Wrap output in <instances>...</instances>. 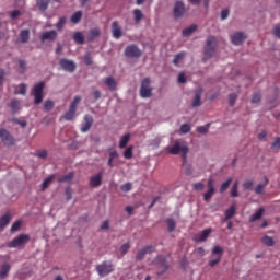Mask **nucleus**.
<instances>
[{
    "label": "nucleus",
    "instance_id": "1",
    "mask_svg": "<svg viewBox=\"0 0 280 280\" xmlns=\"http://www.w3.org/2000/svg\"><path fill=\"white\" fill-rule=\"evenodd\" d=\"M166 150L168 154H173V156L182 154L184 163H187V154H189V147H187L185 142L176 140L174 144L172 147H168Z\"/></svg>",
    "mask_w": 280,
    "mask_h": 280
},
{
    "label": "nucleus",
    "instance_id": "2",
    "mask_svg": "<svg viewBox=\"0 0 280 280\" xmlns=\"http://www.w3.org/2000/svg\"><path fill=\"white\" fill-rule=\"evenodd\" d=\"M215 47H218V39L213 36L208 37L205 46V62H207L209 58H213V56H215Z\"/></svg>",
    "mask_w": 280,
    "mask_h": 280
},
{
    "label": "nucleus",
    "instance_id": "3",
    "mask_svg": "<svg viewBox=\"0 0 280 280\" xmlns=\"http://www.w3.org/2000/svg\"><path fill=\"white\" fill-rule=\"evenodd\" d=\"M45 91V82L40 81L37 84H35L32 89L31 95L34 97V104H43V93Z\"/></svg>",
    "mask_w": 280,
    "mask_h": 280
},
{
    "label": "nucleus",
    "instance_id": "4",
    "mask_svg": "<svg viewBox=\"0 0 280 280\" xmlns=\"http://www.w3.org/2000/svg\"><path fill=\"white\" fill-rule=\"evenodd\" d=\"M80 102H82L81 96H75L73 101L70 104L69 110L63 115V119L66 121H73L75 119V113L78 110V106L80 105Z\"/></svg>",
    "mask_w": 280,
    "mask_h": 280
},
{
    "label": "nucleus",
    "instance_id": "5",
    "mask_svg": "<svg viewBox=\"0 0 280 280\" xmlns=\"http://www.w3.org/2000/svg\"><path fill=\"white\" fill-rule=\"evenodd\" d=\"M115 266L110 260H104L102 264L96 266V272L100 277H108L110 272H114Z\"/></svg>",
    "mask_w": 280,
    "mask_h": 280
},
{
    "label": "nucleus",
    "instance_id": "6",
    "mask_svg": "<svg viewBox=\"0 0 280 280\" xmlns=\"http://www.w3.org/2000/svg\"><path fill=\"white\" fill-rule=\"evenodd\" d=\"M30 242V234H20L9 243H7V248H21Z\"/></svg>",
    "mask_w": 280,
    "mask_h": 280
},
{
    "label": "nucleus",
    "instance_id": "7",
    "mask_svg": "<svg viewBox=\"0 0 280 280\" xmlns=\"http://www.w3.org/2000/svg\"><path fill=\"white\" fill-rule=\"evenodd\" d=\"M150 78H145L142 80L141 82V86H140V96L143 100H148L149 97L152 96V86H150Z\"/></svg>",
    "mask_w": 280,
    "mask_h": 280
},
{
    "label": "nucleus",
    "instance_id": "8",
    "mask_svg": "<svg viewBox=\"0 0 280 280\" xmlns=\"http://www.w3.org/2000/svg\"><path fill=\"white\" fill-rule=\"evenodd\" d=\"M155 265L158 266V277H161V275H164V272H167V269L170 268V265H167V257L160 255L155 259Z\"/></svg>",
    "mask_w": 280,
    "mask_h": 280
},
{
    "label": "nucleus",
    "instance_id": "9",
    "mask_svg": "<svg viewBox=\"0 0 280 280\" xmlns=\"http://www.w3.org/2000/svg\"><path fill=\"white\" fill-rule=\"evenodd\" d=\"M223 254H224V248L218 245L213 247L212 255H218V257L209 261L210 268H215V266H218V264L222 261Z\"/></svg>",
    "mask_w": 280,
    "mask_h": 280
},
{
    "label": "nucleus",
    "instance_id": "10",
    "mask_svg": "<svg viewBox=\"0 0 280 280\" xmlns=\"http://www.w3.org/2000/svg\"><path fill=\"white\" fill-rule=\"evenodd\" d=\"M141 49L135 44L127 46L125 49V56H127V58H141Z\"/></svg>",
    "mask_w": 280,
    "mask_h": 280
},
{
    "label": "nucleus",
    "instance_id": "11",
    "mask_svg": "<svg viewBox=\"0 0 280 280\" xmlns=\"http://www.w3.org/2000/svg\"><path fill=\"white\" fill-rule=\"evenodd\" d=\"M0 139L4 145H14V137L4 128L0 129Z\"/></svg>",
    "mask_w": 280,
    "mask_h": 280
},
{
    "label": "nucleus",
    "instance_id": "12",
    "mask_svg": "<svg viewBox=\"0 0 280 280\" xmlns=\"http://www.w3.org/2000/svg\"><path fill=\"white\" fill-rule=\"evenodd\" d=\"M173 14L175 19H180V16L185 15V2L184 1H176L173 8Z\"/></svg>",
    "mask_w": 280,
    "mask_h": 280
},
{
    "label": "nucleus",
    "instance_id": "13",
    "mask_svg": "<svg viewBox=\"0 0 280 280\" xmlns=\"http://www.w3.org/2000/svg\"><path fill=\"white\" fill-rule=\"evenodd\" d=\"M215 194V184L213 182V178L208 179V191L203 194V200L205 202H209L211 198H213V195Z\"/></svg>",
    "mask_w": 280,
    "mask_h": 280
},
{
    "label": "nucleus",
    "instance_id": "14",
    "mask_svg": "<svg viewBox=\"0 0 280 280\" xmlns=\"http://www.w3.org/2000/svg\"><path fill=\"white\" fill-rule=\"evenodd\" d=\"M59 65L63 71H68L69 73H73V71H75V62L69 59H60Z\"/></svg>",
    "mask_w": 280,
    "mask_h": 280
},
{
    "label": "nucleus",
    "instance_id": "15",
    "mask_svg": "<svg viewBox=\"0 0 280 280\" xmlns=\"http://www.w3.org/2000/svg\"><path fill=\"white\" fill-rule=\"evenodd\" d=\"M56 38H58V32H56L55 30L46 31L40 35L42 43H45V40H49L50 43H54Z\"/></svg>",
    "mask_w": 280,
    "mask_h": 280
},
{
    "label": "nucleus",
    "instance_id": "16",
    "mask_svg": "<svg viewBox=\"0 0 280 280\" xmlns=\"http://www.w3.org/2000/svg\"><path fill=\"white\" fill-rule=\"evenodd\" d=\"M246 38L247 36L244 34V32H236L231 35V43L232 45H242Z\"/></svg>",
    "mask_w": 280,
    "mask_h": 280
},
{
    "label": "nucleus",
    "instance_id": "17",
    "mask_svg": "<svg viewBox=\"0 0 280 280\" xmlns=\"http://www.w3.org/2000/svg\"><path fill=\"white\" fill-rule=\"evenodd\" d=\"M104 176V173L100 172L96 175L92 176L90 178V187L92 189H95L102 185V177Z\"/></svg>",
    "mask_w": 280,
    "mask_h": 280
},
{
    "label": "nucleus",
    "instance_id": "18",
    "mask_svg": "<svg viewBox=\"0 0 280 280\" xmlns=\"http://www.w3.org/2000/svg\"><path fill=\"white\" fill-rule=\"evenodd\" d=\"M213 233V230L211 228L205 229L199 234L195 236L196 242H207V237Z\"/></svg>",
    "mask_w": 280,
    "mask_h": 280
},
{
    "label": "nucleus",
    "instance_id": "19",
    "mask_svg": "<svg viewBox=\"0 0 280 280\" xmlns=\"http://www.w3.org/2000/svg\"><path fill=\"white\" fill-rule=\"evenodd\" d=\"M83 119L84 124L81 126V132H89L93 126V116L85 115Z\"/></svg>",
    "mask_w": 280,
    "mask_h": 280
},
{
    "label": "nucleus",
    "instance_id": "20",
    "mask_svg": "<svg viewBox=\"0 0 280 280\" xmlns=\"http://www.w3.org/2000/svg\"><path fill=\"white\" fill-rule=\"evenodd\" d=\"M112 34L116 39H119L121 38V36H124V33L121 32V27L119 26V22L112 23Z\"/></svg>",
    "mask_w": 280,
    "mask_h": 280
},
{
    "label": "nucleus",
    "instance_id": "21",
    "mask_svg": "<svg viewBox=\"0 0 280 280\" xmlns=\"http://www.w3.org/2000/svg\"><path fill=\"white\" fill-rule=\"evenodd\" d=\"M10 222H12V214L7 212L0 218V231H3V229L10 224Z\"/></svg>",
    "mask_w": 280,
    "mask_h": 280
},
{
    "label": "nucleus",
    "instance_id": "22",
    "mask_svg": "<svg viewBox=\"0 0 280 280\" xmlns=\"http://www.w3.org/2000/svg\"><path fill=\"white\" fill-rule=\"evenodd\" d=\"M152 248H153L152 246H145L142 249H140L136 255L137 261H141V259H143L145 255H148L149 253H152Z\"/></svg>",
    "mask_w": 280,
    "mask_h": 280
},
{
    "label": "nucleus",
    "instance_id": "23",
    "mask_svg": "<svg viewBox=\"0 0 280 280\" xmlns=\"http://www.w3.org/2000/svg\"><path fill=\"white\" fill-rule=\"evenodd\" d=\"M104 84L108 86L109 91H117V81L113 77H107L104 79Z\"/></svg>",
    "mask_w": 280,
    "mask_h": 280
},
{
    "label": "nucleus",
    "instance_id": "24",
    "mask_svg": "<svg viewBox=\"0 0 280 280\" xmlns=\"http://www.w3.org/2000/svg\"><path fill=\"white\" fill-rule=\"evenodd\" d=\"M266 212V209L264 207L259 208L254 214L250 215L249 222H257V220H261L264 218V213Z\"/></svg>",
    "mask_w": 280,
    "mask_h": 280
},
{
    "label": "nucleus",
    "instance_id": "25",
    "mask_svg": "<svg viewBox=\"0 0 280 280\" xmlns=\"http://www.w3.org/2000/svg\"><path fill=\"white\" fill-rule=\"evenodd\" d=\"M10 268H12V266H10L9 262H4L1 266V268H0V279H8Z\"/></svg>",
    "mask_w": 280,
    "mask_h": 280
},
{
    "label": "nucleus",
    "instance_id": "26",
    "mask_svg": "<svg viewBox=\"0 0 280 280\" xmlns=\"http://www.w3.org/2000/svg\"><path fill=\"white\" fill-rule=\"evenodd\" d=\"M12 113H19L21 110V101L13 98L10 104Z\"/></svg>",
    "mask_w": 280,
    "mask_h": 280
},
{
    "label": "nucleus",
    "instance_id": "27",
    "mask_svg": "<svg viewBox=\"0 0 280 280\" xmlns=\"http://www.w3.org/2000/svg\"><path fill=\"white\" fill-rule=\"evenodd\" d=\"M30 42V30H23L20 33V43H28Z\"/></svg>",
    "mask_w": 280,
    "mask_h": 280
},
{
    "label": "nucleus",
    "instance_id": "28",
    "mask_svg": "<svg viewBox=\"0 0 280 280\" xmlns=\"http://www.w3.org/2000/svg\"><path fill=\"white\" fill-rule=\"evenodd\" d=\"M73 40L77 43V45H84V35L82 32H75L73 34Z\"/></svg>",
    "mask_w": 280,
    "mask_h": 280
},
{
    "label": "nucleus",
    "instance_id": "29",
    "mask_svg": "<svg viewBox=\"0 0 280 280\" xmlns=\"http://www.w3.org/2000/svg\"><path fill=\"white\" fill-rule=\"evenodd\" d=\"M129 141H130V136H129V133H126L125 136H122V137L120 138V141H119V148H120V150H124V148H126V147L128 145Z\"/></svg>",
    "mask_w": 280,
    "mask_h": 280
},
{
    "label": "nucleus",
    "instance_id": "30",
    "mask_svg": "<svg viewBox=\"0 0 280 280\" xmlns=\"http://www.w3.org/2000/svg\"><path fill=\"white\" fill-rule=\"evenodd\" d=\"M101 32H100V28H92L90 32H89V40L90 43H92V40H95V38H98Z\"/></svg>",
    "mask_w": 280,
    "mask_h": 280
},
{
    "label": "nucleus",
    "instance_id": "31",
    "mask_svg": "<svg viewBox=\"0 0 280 280\" xmlns=\"http://www.w3.org/2000/svg\"><path fill=\"white\" fill-rule=\"evenodd\" d=\"M51 0H37V8H39V10L42 12H45V10H47V8H49V2Z\"/></svg>",
    "mask_w": 280,
    "mask_h": 280
},
{
    "label": "nucleus",
    "instance_id": "32",
    "mask_svg": "<svg viewBox=\"0 0 280 280\" xmlns=\"http://www.w3.org/2000/svg\"><path fill=\"white\" fill-rule=\"evenodd\" d=\"M261 243L265 244V246H275V238L271 236L265 235L261 237Z\"/></svg>",
    "mask_w": 280,
    "mask_h": 280
},
{
    "label": "nucleus",
    "instance_id": "33",
    "mask_svg": "<svg viewBox=\"0 0 280 280\" xmlns=\"http://www.w3.org/2000/svg\"><path fill=\"white\" fill-rule=\"evenodd\" d=\"M73 173H68L67 175L59 177L57 180L58 183H71L73 180Z\"/></svg>",
    "mask_w": 280,
    "mask_h": 280
},
{
    "label": "nucleus",
    "instance_id": "34",
    "mask_svg": "<svg viewBox=\"0 0 280 280\" xmlns=\"http://www.w3.org/2000/svg\"><path fill=\"white\" fill-rule=\"evenodd\" d=\"M196 30H198V26L196 24H192L183 31V36H191V34H194Z\"/></svg>",
    "mask_w": 280,
    "mask_h": 280
},
{
    "label": "nucleus",
    "instance_id": "35",
    "mask_svg": "<svg viewBox=\"0 0 280 280\" xmlns=\"http://www.w3.org/2000/svg\"><path fill=\"white\" fill-rule=\"evenodd\" d=\"M235 205H232L228 210H225V220H231V218H233V215H235Z\"/></svg>",
    "mask_w": 280,
    "mask_h": 280
},
{
    "label": "nucleus",
    "instance_id": "36",
    "mask_svg": "<svg viewBox=\"0 0 280 280\" xmlns=\"http://www.w3.org/2000/svg\"><path fill=\"white\" fill-rule=\"evenodd\" d=\"M65 25H67V18L62 16L57 22L56 28L58 30V32H62V30L65 28Z\"/></svg>",
    "mask_w": 280,
    "mask_h": 280
},
{
    "label": "nucleus",
    "instance_id": "37",
    "mask_svg": "<svg viewBox=\"0 0 280 280\" xmlns=\"http://www.w3.org/2000/svg\"><path fill=\"white\" fill-rule=\"evenodd\" d=\"M238 187H240V182H235L230 191V195L232 198H237V196H240V192L237 191Z\"/></svg>",
    "mask_w": 280,
    "mask_h": 280
},
{
    "label": "nucleus",
    "instance_id": "38",
    "mask_svg": "<svg viewBox=\"0 0 280 280\" xmlns=\"http://www.w3.org/2000/svg\"><path fill=\"white\" fill-rule=\"evenodd\" d=\"M54 183V175L48 176L42 184V191H45Z\"/></svg>",
    "mask_w": 280,
    "mask_h": 280
},
{
    "label": "nucleus",
    "instance_id": "39",
    "mask_svg": "<svg viewBox=\"0 0 280 280\" xmlns=\"http://www.w3.org/2000/svg\"><path fill=\"white\" fill-rule=\"evenodd\" d=\"M133 16H135L136 23H141V21L143 20V12H141L140 9H135Z\"/></svg>",
    "mask_w": 280,
    "mask_h": 280
},
{
    "label": "nucleus",
    "instance_id": "40",
    "mask_svg": "<svg viewBox=\"0 0 280 280\" xmlns=\"http://www.w3.org/2000/svg\"><path fill=\"white\" fill-rule=\"evenodd\" d=\"M231 183H233V178H229L228 180L222 183L221 187H220V194H224V191H226V189H229V187H231Z\"/></svg>",
    "mask_w": 280,
    "mask_h": 280
},
{
    "label": "nucleus",
    "instance_id": "41",
    "mask_svg": "<svg viewBox=\"0 0 280 280\" xmlns=\"http://www.w3.org/2000/svg\"><path fill=\"white\" fill-rule=\"evenodd\" d=\"M80 21H82V11H77V12L71 16V23L78 24Z\"/></svg>",
    "mask_w": 280,
    "mask_h": 280
},
{
    "label": "nucleus",
    "instance_id": "42",
    "mask_svg": "<svg viewBox=\"0 0 280 280\" xmlns=\"http://www.w3.org/2000/svg\"><path fill=\"white\" fill-rule=\"evenodd\" d=\"M183 58H185V51L178 52L173 60V65H175V67H178Z\"/></svg>",
    "mask_w": 280,
    "mask_h": 280
},
{
    "label": "nucleus",
    "instance_id": "43",
    "mask_svg": "<svg viewBox=\"0 0 280 280\" xmlns=\"http://www.w3.org/2000/svg\"><path fill=\"white\" fill-rule=\"evenodd\" d=\"M167 229H168V233H174V231H176V221H174V219H167Z\"/></svg>",
    "mask_w": 280,
    "mask_h": 280
},
{
    "label": "nucleus",
    "instance_id": "44",
    "mask_svg": "<svg viewBox=\"0 0 280 280\" xmlns=\"http://www.w3.org/2000/svg\"><path fill=\"white\" fill-rule=\"evenodd\" d=\"M266 185H268V177H265V184H259L258 186H256L255 194H261L264 189H266Z\"/></svg>",
    "mask_w": 280,
    "mask_h": 280
},
{
    "label": "nucleus",
    "instance_id": "45",
    "mask_svg": "<svg viewBox=\"0 0 280 280\" xmlns=\"http://www.w3.org/2000/svg\"><path fill=\"white\" fill-rule=\"evenodd\" d=\"M192 106L194 108L198 107V106H202V98L200 96V93H197L195 95L194 102H192Z\"/></svg>",
    "mask_w": 280,
    "mask_h": 280
},
{
    "label": "nucleus",
    "instance_id": "46",
    "mask_svg": "<svg viewBox=\"0 0 280 280\" xmlns=\"http://www.w3.org/2000/svg\"><path fill=\"white\" fill-rule=\"evenodd\" d=\"M21 226H23V223L21 221H15L11 226V233L21 231Z\"/></svg>",
    "mask_w": 280,
    "mask_h": 280
},
{
    "label": "nucleus",
    "instance_id": "47",
    "mask_svg": "<svg viewBox=\"0 0 280 280\" xmlns=\"http://www.w3.org/2000/svg\"><path fill=\"white\" fill-rule=\"evenodd\" d=\"M210 126H211L210 124H208L206 126H199V127H197V132H199V135H207L209 132Z\"/></svg>",
    "mask_w": 280,
    "mask_h": 280
},
{
    "label": "nucleus",
    "instance_id": "48",
    "mask_svg": "<svg viewBox=\"0 0 280 280\" xmlns=\"http://www.w3.org/2000/svg\"><path fill=\"white\" fill-rule=\"evenodd\" d=\"M132 150H135V148L132 145L128 147L125 152H124V158L125 159H132Z\"/></svg>",
    "mask_w": 280,
    "mask_h": 280
},
{
    "label": "nucleus",
    "instance_id": "49",
    "mask_svg": "<svg viewBox=\"0 0 280 280\" xmlns=\"http://www.w3.org/2000/svg\"><path fill=\"white\" fill-rule=\"evenodd\" d=\"M54 101L51 100H47L45 103H44V108L45 110L49 112V110H54Z\"/></svg>",
    "mask_w": 280,
    "mask_h": 280
},
{
    "label": "nucleus",
    "instance_id": "50",
    "mask_svg": "<svg viewBox=\"0 0 280 280\" xmlns=\"http://www.w3.org/2000/svg\"><path fill=\"white\" fill-rule=\"evenodd\" d=\"M261 102V93L256 92L252 97V104H259Z\"/></svg>",
    "mask_w": 280,
    "mask_h": 280
},
{
    "label": "nucleus",
    "instance_id": "51",
    "mask_svg": "<svg viewBox=\"0 0 280 280\" xmlns=\"http://www.w3.org/2000/svg\"><path fill=\"white\" fill-rule=\"evenodd\" d=\"M19 91L18 93L20 95H25L27 93V84L25 83H21L19 86H18Z\"/></svg>",
    "mask_w": 280,
    "mask_h": 280
},
{
    "label": "nucleus",
    "instance_id": "52",
    "mask_svg": "<svg viewBox=\"0 0 280 280\" xmlns=\"http://www.w3.org/2000/svg\"><path fill=\"white\" fill-rule=\"evenodd\" d=\"M83 60L88 67H91V65H93V58H91V52H86Z\"/></svg>",
    "mask_w": 280,
    "mask_h": 280
},
{
    "label": "nucleus",
    "instance_id": "53",
    "mask_svg": "<svg viewBox=\"0 0 280 280\" xmlns=\"http://www.w3.org/2000/svg\"><path fill=\"white\" fill-rule=\"evenodd\" d=\"M120 189H121V191H125V194H127V191H131L132 183H126V184L121 185Z\"/></svg>",
    "mask_w": 280,
    "mask_h": 280
},
{
    "label": "nucleus",
    "instance_id": "54",
    "mask_svg": "<svg viewBox=\"0 0 280 280\" xmlns=\"http://www.w3.org/2000/svg\"><path fill=\"white\" fill-rule=\"evenodd\" d=\"M19 67H20V73H25V71L27 70V62H25V60H20Z\"/></svg>",
    "mask_w": 280,
    "mask_h": 280
},
{
    "label": "nucleus",
    "instance_id": "55",
    "mask_svg": "<svg viewBox=\"0 0 280 280\" xmlns=\"http://www.w3.org/2000/svg\"><path fill=\"white\" fill-rule=\"evenodd\" d=\"M235 102H237V94L233 93L229 95V104L230 106H235Z\"/></svg>",
    "mask_w": 280,
    "mask_h": 280
},
{
    "label": "nucleus",
    "instance_id": "56",
    "mask_svg": "<svg viewBox=\"0 0 280 280\" xmlns=\"http://www.w3.org/2000/svg\"><path fill=\"white\" fill-rule=\"evenodd\" d=\"M191 130V126H189V124H184L180 126V132H183V135H187V132H190Z\"/></svg>",
    "mask_w": 280,
    "mask_h": 280
},
{
    "label": "nucleus",
    "instance_id": "57",
    "mask_svg": "<svg viewBox=\"0 0 280 280\" xmlns=\"http://www.w3.org/2000/svg\"><path fill=\"white\" fill-rule=\"evenodd\" d=\"M272 150H280V137H277L271 144Z\"/></svg>",
    "mask_w": 280,
    "mask_h": 280
},
{
    "label": "nucleus",
    "instance_id": "58",
    "mask_svg": "<svg viewBox=\"0 0 280 280\" xmlns=\"http://www.w3.org/2000/svg\"><path fill=\"white\" fill-rule=\"evenodd\" d=\"M128 250H130V243H125L124 245H121V247H120L121 255H126V253H128Z\"/></svg>",
    "mask_w": 280,
    "mask_h": 280
},
{
    "label": "nucleus",
    "instance_id": "59",
    "mask_svg": "<svg viewBox=\"0 0 280 280\" xmlns=\"http://www.w3.org/2000/svg\"><path fill=\"white\" fill-rule=\"evenodd\" d=\"M108 152H109V159L112 161H115V159H119V153H117V151L109 149Z\"/></svg>",
    "mask_w": 280,
    "mask_h": 280
},
{
    "label": "nucleus",
    "instance_id": "60",
    "mask_svg": "<svg viewBox=\"0 0 280 280\" xmlns=\"http://www.w3.org/2000/svg\"><path fill=\"white\" fill-rule=\"evenodd\" d=\"M253 185H255V182L246 180L245 183H243V189H253Z\"/></svg>",
    "mask_w": 280,
    "mask_h": 280
},
{
    "label": "nucleus",
    "instance_id": "61",
    "mask_svg": "<svg viewBox=\"0 0 280 280\" xmlns=\"http://www.w3.org/2000/svg\"><path fill=\"white\" fill-rule=\"evenodd\" d=\"M272 34L276 38H280V23L273 27Z\"/></svg>",
    "mask_w": 280,
    "mask_h": 280
},
{
    "label": "nucleus",
    "instance_id": "62",
    "mask_svg": "<svg viewBox=\"0 0 280 280\" xmlns=\"http://www.w3.org/2000/svg\"><path fill=\"white\" fill-rule=\"evenodd\" d=\"M229 14H230L229 9H223V10L221 11V20H222V21H226V19H229Z\"/></svg>",
    "mask_w": 280,
    "mask_h": 280
},
{
    "label": "nucleus",
    "instance_id": "63",
    "mask_svg": "<svg viewBox=\"0 0 280 280\" xmlns=\"http://www.w3.org/2000/svg\"><path fill=\"white\" fill-rule=\"evenodd\" d=\"M194 189L196 191H202V189H205V184H202L201 182L196 183V184H194Z\"/></svg>",
    "mask_w": 280,
    "mask_h": 280
},
{
    "label": "nucleus",
    "instance_id": "64",
    "mask_svg": "<svg viewBox=\"0 0 280 280\" xmlns=\"http://www.w3.org/2000/svg\"><path fill=\"white\" fill-rule=\"evenodd\" d=\"M65 194H66V199L67 200H71V198H72V196H73V191H71V188H66V191H65Z\"/></svg>",
    "mask_w": 280,
    "mask_h": 280
}]
</instances>
